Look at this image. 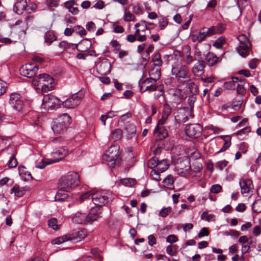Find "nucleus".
<instances>
[{"mask_svg": "<svg viewBox=\"0 0 261 261\" xmlns=\"http://www.w3.org/2000/svg\"><path fill=\"white\" fill-rule=\"evenodd\" d=\"M67 154L68 150L65 147L62 146L54 150L51 153L53 159L50 160L54 161V163H56L62 160Z\"/></svg>", "mask_w": 261, "mask_h": 261, "instance_id": "dca6fc26", "label": "nucleus"}, {"mask_svg": "<svg viewBox=\"0 0 261 261\" xmlns=\"http://www.w3.org/2000/svg\"><path fill=\"white\" fill-rule=\"evenodd\" d=\"M25 190L23 188H20L19 186L15 184L11 190V193H14L17 197H22L24 194Z\"/></svg>", "mask_w": 261, "mask_h": 261, "instance_id": "2f4dec72", "label": "nucleus"}, {"mask_svg": "<svg viewBox=\"0 0 261 261\" xmlns=\"http://www.w3.org/2000/svg\"><path fill=\"white\" fill-rule=\"evenodd\" d=\"M228 164V162L227 161L223 160L217 162L216 163L215 166L217 169L222 170L224 167L227 166Z\"/></svg>", "mask_w": 261, "mask_h": 261, "instance_id": "603ef678", "label": "nucleus"}, {"mask_svg": "<svg viewBox=\"0 0 261 261\" xmlns=\"http://www.w3.org/2000/svg\"><path fill=\"white\" fill-rule=\"evenodd\" d=\"M80 175L75 172H69L63 175L59 180V189L55 196L56 201L62 202L69 196L67 192L77 187L80 184Z\"/></svg>", "mask_w": 261, "mask_h": 261, "instance_id": "f257e3e1", "label": "nucleus"}, {"mask_svg": "<svg viewBox=\"0 0 261 261\" xmlns=\"http://www.w3.org/2000/svg\"><path fill=\"white\" fill-rule=\"evenodd\" d=\"M27 7V0H18L14 5V11L18 14H21Z\"/></svg>", "mask_w": 261, "mask_h": 261, "instance_id": "5701e85b", "label": "nucleus"}, {"mask_svg": "<svg viewBox=\"0 0 261 261\" xmlns=\"http://www.w3.org/2000/svg\"><path fill=\"white\" fill-rule=\"evenodd\" d=\"M217 31L215 30V27L214 26L211 27V28L207 29L206 31H203L205 35V37L210 36L214 34H217Z\"/></svg>", "mask_w": 261, "mask_h": 261, "instance_id": "13d9d810", "label": "nucleus"}, {"mask_svg": "<svg viewBox=\"0 0 261 261\" xmlns=\"http://www.w3.org/2000/svg\"><path fill=\"white\" fill-rule=\"evenodd\" d=\"M124 14L123 15V19L126 22L135 21L136 20V17L130 12L127 11V9L124 8Z\"/></svg>", "mask_w": 261, "mask_h": 261, "instance_id": "4c0bfd02", "label": "nucleus"}, {"mask_svg": "<svg viewBox=\"0 0 261 261\" xmlns=\"http://www.w3.org/2000/svg\"><path fill=\"white\" fill-rule=\"evenodd\" d=\"M239 184L242 194L248 193L250 190L253 187L252 181L250 179H241L239 182Z\"/></svg>", "mask_w": 261, "mask_h": 261, "instance_id": "aec40b11", "label": "nucleus"}, {"mask_svg": "<svg viewBox=\"0 0 261 261\" xmlns=\"http://www.w3.org/2000/svg\"><path fill=\"white\" fill-rule=\"evenodd\" d=\"M215 30L217 31V34H221L224 32L225 30V25L222 23H218L217 25L214 26Z\"/></svg>", "mask_w": 261, "mask_h": 261, "instance_id": "052dcab7", "label": "nucleus"}, {"mask_svg": "<svg viewBox=\"0 0 261 261\" xmlns=\"http://www.w3.org/2000/svg\"><path fill=\"white\" fill-rule=\"evenodd\" d=\"M159 27L160 29L161 30H163L165 29V28L168 25V21L166 18H162L159 19Z\"/></svg>", "mask_w": 261, "mask_h": 261, "instance_id": "6e6d98bb", "label": "nucleus"}, {"mask_svg": "<svg viewBox=\"0 0 261 261\" xmlns=\"http://www.w3.org/2000/svg\"><path fill=\"white\" fill-rule=\"evenodd\" d=\"M169 166V165L167 160H162L159 161L157 169L161 172H163L168 169Z\"/></svg>", "mask_w": 261, "mask_h": 261, "instance_id": "c9c22d12", "label": "nucleus"}, {"mask_svg": "<svg viewBox=\"0 0 261 261\" xmlns=\"http://www.w3.org/2000/svg\"><path fill=\"white\" fill-rule=\"evenodd\" d=\"M178 241V238L175 234L169 235L166 238V241L170 244L175 243Z\"/></svg>", "mask_w": 261, "mask_h": 261, "instance_id": "bf43d9fd", "label": "nucleus"}, {"mask_svg": "<svg viewBox=\"0 0 261 261\" xmlns=\"http://www.w3.org/2000/svg\"><path fill=\"white\" fill-rule=\"evenodd\" d=\"M122 137V131L121 129L117 128L113 130L109 137V139L116 142L121 139Z\"/></svg>", "mask_w": 261, "mask_h": 261, "instance_id": "c756f323", "label": "nucleus"}, {"mask_svg": "<svg viewBox=\"0 0 261 261\" xmlns=\"http://www.w3.org/2000/svg\"><path fill=\"white\" fill-rule=\"evenodd\" d=\"M225 234L226 236H231L236 238H237L240 236L239 231L232 229L230 230L229 231H225Z\"/></svg>", "mask_w": 261, "mask_h": 261, "instance_id": "e2e57ef3", "label": "nucleus"}, {"mask_svg": "<svg viewBox=\"0 0 261 261\" xmlns=\"http://www.w3.org/2000/svg\"><path fill=\"white\" fill-rule=\"evenodd\" d=\"M83 215H86V214H82L81 213H76L73 217L72 220L74 222L78 224H85L86 222H80V221H84V218H83Z\"/></svg>", "mask_w": 261, "mask_h": 261, "instance_id": "c03bdc74", "label": "nucleus"}, {"mask_svg": "<svg viewBox=\"0 0 261 261\" xmlns=\"http://www.w3.org/2000/svg\"><path fill=\"white\" fill-rule=\"evenodd\" d=\"M111 63L108 59L99 62L96 66L97 73L101 75L108 74L111 71Z\"/></svg>", "mask_w": 261, "mask_h": 261, "instance_id": "4468645a", "label": "nucleus"}, {"mask_svg": "<svg viewBox=\"0 0 261 261\" xmlns=\"http://www.w3.org/2000/svg\"><path fill=\"white\" fill-rule=\"evenodd\" d=\"M226 42V39L224 37H219L214 43L213 46L218 49H222L223 45Z\"/></svg>", "mask_w": 261, "mask_h": 261, "instance_id": "58836bf2", "label": "nucleus"}, {"mask_svg": "<svg viewBox=\"0 0 261 261\" xmlns=\"http://www.w3.org/2000/svg\"><path fill=\"white\" fill-rule=\"evenodd\" d=\"M120 182L125 186H131L134 184V180L131 178H124L121 179Z\"/></svg>", "mask_w": 261, "mask_h": 261, "instance_id": "5fc2aeb1", "label": "nucleus"}, {"mask_svg": "<svg viewBox=\"0 0 261 261\" xmlns=\"http://www.w3.org/2000/svg\"><path fill=\"white\" fill-rule=\"evenodd\" d=\"M222 188L221 186L219 184H215L211 187V192L215 194H218L222 191Z\"/></svg>", "mask_w": 261, "mask_h": 261, "instance_id": "09e8293b", "label": "nucleus"}, {"mask_svg": "<svg viewBox=\"0 0 261 261\" xmlns=\"http://www.w3.org/2000/svg\"><path fill=\"white\" fill-rule=\"evenodd\" d=\"M62 101L53 95H46L43 98V106L46 109H54L56 106L60 105Z\"/></svg>", "mask_w": 261, "mask_h": 261, "instance_id": "9b49d317", "label": "nucleus"}, {"mask_svg": "<svg viewBox=\"0 0 261 261\" xmlns=\"http://www.w3.org/2000/svg\"><path fill=\"white\" fill-rule=\"evenodd\" d=\"M113 198L112 194L110 191H97L92 195V201L97 207L108 204L112 201Z\"/></svg>", "mask_w": 261, "mask_h": 261, "instance_id": "7ed1b4c3", "label": "nucleus"}, {"mask_svg": "<svg viewBox=\"0 0 261 261\" xmlns=\"http://www.w3.org/2000/svg\"><path fill=\"white\" fill-rule=\"evenodd\" d=\"M224 87L227 89H234L235 87V83L231 79L230 81H227L224 83Z\"/></svg>", "mask_w": 261, "mask_h": 261, "instance_id": "69168bd1", "label": "nucleus"}, {"mask_svg": "<svg viewBox=\"0 0 261 261\" xmlns=\"http://www.w3.org/2000/svg\"><path fill=\"white\" fill-rule=\"evenodd\" d=\"M164 184V186L168 188V189H172L174 187V179L172 175H168L164 180L163 181Z\"/></svg>", "mask_w": 261, "mask_h": 261, "instance_id": "473e14b6", "label": "nucleus"}, {"mask_svg": "<svg viewBox=\"0 0 261 261\" xmlns=\"http://www.w3.org/2000/svg\"><path fill=\"white\" fill-rule=\"evenodd\" d=\"M221 137L224 141V143L222 148L217 151L218 153L225 151L231 145V137L229 136H222Z\"/></svg>", "mask_w": 261, "mask_h": 261, "instance_id": "7c9ffc66", "label": "nucleus"}, {"mask_svg": "<svg viewBox=\"0 0 261 261\" xmlns=\"http://www.w3.org/2000/svg\"><path fill=\"white\" fill-rule=\"evenodd\" d=\"M105 155H109L116 157H120L119 147L117 145H111L105 153Z\"/></svg>", "mask_w": 261, "mask_h": 261, "instance_id": "c85d7f7f", "label": "nucleus"}, {"mask_svg": "<svg viewBox=\"0 0 261 261\" xmlns=\"http://www.w3.org/2000/svg\"><path fill=\"white\" fill-rule=\"evenodd\" d=\"M171 107L168 103H165L163 107L162 118L159 123L162 125L165 124L171 114Z\"/></svg>", "mask_w": 261, "mask_h": 261, "instance_id": "6ab92c4d", "label": "nucleus"}, {"mask_svg": "<svg viewBox=\"0 0 261 261\" xmlns=\"http://www.w3.org/2000/svg\"><path fill=\"white\" fill-rule=\"evenodd\" d=\"M158 81L152 78H147L142 81L141 79L138 82L140 87V91L141 93L148 91L149 92H153L158 90L159 86L156 85Z\"/></svg>", "mask_w": 261, "mask_h": 261, "instance_id": "0eeeda50", "label": "nucleus"}, {"mask_svg": "<svg viewBox=\"0 0 261 261\" xmlns=\"http://www.w3.org/2000/svg\"><path fill=\"white\" fill-rule=\"evenodd\" d=\"M154 133L158 134L157 138L158 140H162L168 136V132L164 127H160L158 125L154 129Z\"/></svg>", "mask_w": 261, "mask_h": 261, "instance_id": "a878e982", "label": "nucleus"}, {"mask_svg": "<svg viewBox=\"0 0 261 261\" xmlns=\"http://www.w3.org/2000/svg\"><path fill=\"white\" fill-rule=\"evenodd\" d=\"M197 97L196 94H191L188 99V102L189 105L190 107V108L192 109L194 107V103L196 100Z\"/></svg>", "mask_w": 261, "mask_h": 261, "instance_id": "de8ad7c7", "label": "nucleus"}, {"mask_svg": "<svg viewBox=\"0 0 261 261\" xmlns=\"http://www.w3.org/2000/svg\"><path fill=\"white\" fill-rule=\"evenodd\" d=\"M239 44L237 47L238 53L242 57H246L251 51V43L246 36L244 35H239L238 37Z\"/></svg>", "mask_w": 261, "mask_h": 261, "instance_id": "423d86ee", "label": "nucleus"}, {"mask_svg": "<svg viewBox=\"0 0 261 261\" xmlns=\"http://www.w3.org/2000/svg\"><path fill=\"white\" fill-rule=\"evenodd\" d=\"M172 74L175 75L178 82H181L182 79H189V69L188 66L183 65L177 62L172 65Z\"/></svg>", "mask_w": 261, "mask_h": 261, "instance_id": "39448f33", "label": "nucleus"}, {"mask_svg": "<svg viewBox=\"0 0 261 261\" xmlns=\"http://www.w3.org/2000/svg\"><path fill=\"white\" fill-rule=\"evenodd\" d=\"M202 127L199 124H191L186 127V135L192 138H198L201 134Z\"/></svg>", "mask_w": 261, "mask_h": 261, "instance_id": "f8f14e48", "label": "nucleus"}, {"mask_svg": "<svg viewBox=\"0 0 261 261\" xmlns=\"http://www.w3.org/2000/svg\"><path fill=\"white\" fill-rule=\"evenodd\" d=\"M33 83L35 85L37 84L38 86H40L42 92L45 93L52 89L54 80L47 74H40L38 76L33 80Z\"/></svg>", "mask_w": 261, "mask_h": 261, "instance_id": "20e7f679", "label": "nucleus"}, {"mask_svg": "<svg viewBox=\"0 0 261 261\" xmlns=\"http://www.w3.org/2000/svg\"><path fill=\"white\" fill-rule=\"evenodd\" d=\"M111 43L113 50L115 53H117L120 49V45L119 42L116 40H113Z\"/></svg>", "mask_w": 261, "mask_h": 261, "instance_id": "8fccbe9b", "label": "nucleus"}, {"mask_svg": "<svg viewBox=\"0 0 261 261\" xmlns=\"http://www.w3.org/2000/svg\"><path fill=\"white\" fill-rule=\"evenodd\" d=\"M206 37L204 33L201 30L197 34H193L191 36V39L193 42H198L199 43L202 42L205 40Z\"/></svg>", "mask_w": 261, "mask_h": 261, "instance_id": "f704fd0d", "label": "nucleus"}, {"mask_svg": "<svg viewBox=\"0 0 261 261\" xmlns=\"http://www.w3.org/2000/svg\"><path fill=\"white\" fill-rule=\"evenodd\" d=\"M17 165V161L14 155H12L8 162V166L10 168L15 167Z\"/></svg>", "mask_w": 261, "mask_h": 261, "instance_id": "4d7b16f0", "label": "nucleus"}, {"mask_svg": "<svg viewBox=\"0 0 261 261\" xmlns=\"http://www.w3.org/2000/svg\"><path fill=\"white\" fill-rule=\"evenodd\" d=\"M125 130L127 132V137L128 139H132L136 133V127L134 124L127 123L124 127Z\"/></svg>", "mask_w": 261, "mask_h": 261, "instance_id": "cd10ccee", "label": "nucleus"}, {"mask_svg": "<svg viewBox=\"0 0 261 261\" xmlns=\"http://www.w3.org/2000/svg\"><path fill=\"white\" fill-rule=\"evenodd\" d=\"M74 31L81 36H85L87 34V32L85 29L80 25L75 26L74 27Z\"/></svg>", "mask_w": 261, "mask_h": 261, "instance_id": "49530a36", "label": "nucleus"}, {"mask_svg": "<svg viewBox=\"0 0 261 261\" xmlns=\"http://www.w3.org/2000/svg\"><path fill=\"white\" fill-rule=\"evenodd\" d=\"M102 159L103 161L106 162L108 165L111 168L119 165L122 160L121 157H116L109 155H105V154L102 156Z\"/></svg>", "mask_w": 261, "mask_h": 261, "instance_id": "a211bd4d", "label": "nucleus"}, {"mask_svg": "<svg viewBox=\"0 0 261 261\" xmlns=\"http://www.w3.org/2000/svg\"><path fill=\"white\" fill-rule=\"evenodd\" d=\"M53 163H54V161H51L50 159L43 160L41 162L36 163V167L37 168L43 169L45 168L47 165Z\"/></svg>", "mask_w": 261, "mask_h": 261, "instance_id": "ea45409f", "label": "nucleus"}, {"mask_svg": "<svg viewBox=\"0 0 261 261\" xmlns=\"http://www.w3.org/2000/svg\"><path fill=\"white\" fill-rule=\"evenodd\" d=\"M171 207L163 208L160 211L159 215L162 217H166L171 212Z\"/></svg>", "mask_w": 261, "mask_h": 261, "instance_id": "3c124183", "label": "nucleus"}, {"mask_svg": "<svg viewBox=\"0 0 261 261\" xmlns=\"http://www.w3.org/2000/svg\"><path fill=\"white\" fill-rule=\"evenodd\" d=\"M19 173L20 176H24L25 178L29 179L32 178L30 172L26 171V168L24 166H19L18 168Z\"/></svg>", "mask_w": 261, "mask_h": 261, "instance_id": "a19ab883", "label": "nucleus"}, {"mask_svg": "<svg viewBox=\"0 0 261 261\" xmlns=\"http://www.w3.org/2000/svg\"><path fill=\"white\" fill-rule=\"evenodd\" d=\"M70 237L69 241L74 242H78L86 238L87 236V232L85 229H79L74 231L73 233L68 234Z\"/></svg>", "mask_w": 261, "mask_h": 261, "instance_id": "f3484780", "label": "nucleus"}, {"mask_svg": "<svg viewBox=\"0 0 261 261\" xmlns=\"http://www.w3.org/2000/svg\"><path fill=\"white\" fill-rule=\"evenodd\" d=\"M75 45V47L79 51L85 52L91 48L92 43L89 39H84Z\"/></svg>", "mask_w": 261, "mask_h": 261, "instance_id": "4be33fe9", "label": "nucleus"}, {"mask_svg": "<svg viewBox=\"0 0 261 261\" xmlns=\"http://www.w3.org/2000/svg\"><path fill=\"white\" fill-rule=\"evenodd\" d=\"M209 234V231L206 227L201 228L198 234L199 238H202L204 236H207Z\"/></svg>", "mask_w": 261, "mask_h": 261, "instance_id": "0e129e2a", "label": "nucleus"}, {"mask_svg": "<svg viewBox=\"0 0 261 261\" xmlns=\"http://www.w3.org/2000/svg\"><path fill=\"white\" fill-rule=\"evenodd\" d=\"M148 244L152 246L156 244V240L155 237L153 234H150L148 236Z\"/></svg>", "mask_w": 261, "mask_h": 261, "instance_id": "774afa93", "label": "nucleus"}, {"mask_svg": "<svg viewBox=\"0 0 261 261\" xmlns=\"http://www.w3.org/2000/svg\"><path fill=\"white\" fill-rule=\"evenodd\" d=\"M69 238L70 237L68 236V234L64 235L53 239L51 241V243L53 244H61L65 242L69 241Z\"/></svg>", "mask_w": 261, "mask_h": 261, "instance_id": "e433bc0d", "label": "nucleus"}, {"mask_svg": "<svg viewBox=\"0 0 261 261\" xmlns=\"http://www.w3.org/2000/svg\"><path fill=\"white\" fill-rule=\"evenodd\" d=\"M159 159L156 156L152 157L148 162V166L150 168L152 169L155 167H157Z\"/></svg>", "mask_w": 261, "mask_h": 261, "instance_id": "a18cd8bd", "label": "nucleus"}, {"mask_svg": "<svg viewBox=\"0 0 261 261\" xmlns=\"http://www.w3.org/2000/svg\"><path fill=\"white\" fill-rule=\"evenodd\" d=\"M56 40V37L51 32H47L45 35V41L46 43L50 44L54 41Z\"/></svg>", "mask_w": 261, "mask_h": 261, "instance_id": "37998d69", "label": "nucleus"}, {"mask_svg": "<svg viewBox=\"0 0 261 261\" xmlns=\"http://www.w3.org/2000/svg\"><path fill=\"white\" fill-rule=\"evenodd\" d=\"M82 96L81 94L76 93L71 95L66 100L62 101V105L66 108L73 109L77 107L81 103L82 99Z\"/></svg>", "mask_w": 261, "mask_h": 261, "instance_id": "9d476101", "label": "nucleus"}, {"mask_svg": "<svg viewBox=\"0 0 261 261\" xmlns=\"http://www.w3.org/2000/svg\"><path fill=\"white\" fill-rule=\"evenodd\" d=\"M101 212L99 209L96 208H92L88 215H83L84 221H80V222H86V223H92L94 221L97 220L100 217Z\"/></svg>", "mask_w": 261, "mask_h": 261, "instance_id": "2eb2a0df", "label": "nucleus"}, {"mask_svg": "<svg viewBox=\"0 0 261 261\" xmlns=\"http://www.w3.org/2000/svg\"><path fill=\"white\" fill-rule=\"evenodd\" d=\"M71 122V118L67 113L60 115L54 121L51 128L55 134L61 135L64 134L69 127Z\"/></svg>", "mask_w": 261, "mask_h": 261, "instance_id": "f03ea898", "label": "nucleus"}, {"mask_svg": "<svg viewBox=\"0 0 261 261\" xmlns=\"http://www.w3.org/2000/svg\"><path fill=\"white\" fill-rule=\"evenodd\" d=\"M38 69V66L30 63L22 66L19 71L21 75L28 78H32L36 75Z\"/></svg>", "mask_w": 261, "mask_h": 261, "instance_id": "1a4fd4ad", "label": "nucleus"}, {"mask_svg": "<svg viewBox=\"0 0 261 261\" xmlns=\"http://www.w3.org/2000/svg\"><path fill=\"white\" fill-rule=\"evenodd\" d=\"M257 193L260 198L254 201L252 204V210L253 213L258 214L261 212V187L258 189Z\"/></svg>", "mask_w": 261, "mask_h": 261, "instance_id": "bb28decb", "label": "nucleus"}, {"mask_svg": "<svg viewBox=\"0 0 261 261\" xmlns=\"http://www.w3.org/2000/svg\"><path fill=\"white\" fill-rule=\"evenodd\" d=\"M186 87L191 94H197L198 92V87L195 83L190 79L187 80Z\"/></svg>", "mask_w": 261, "mask_h": 261, "instance_id": "72a5a7b5", "label": "nucleus"}, {"mask_svg": "<svg viewBox=\"0 0 261 261\" xmlns=\"http://www.w3.org/2000/svg\"><path fill=\"white\" fill-rule=\"evenodd\" d=\"M205 67V62L202 60H199L192 68V72L195 76H200L203 74Z\"/></svg>", "mask_w": 261, "mask_h": 261, "instance_id": "412c9836", "label": "nucleus"}, {"mask_svg": "<svg viewBox=\"0 0 261 261\" xmlns=\"http://www.w3.org/2000/svg\"><path fill=\"white\" fill-rule=\"evenodd\" d=\"M93 193L91 192H86L84 193H83L79 197V199L81 202H83L87 199L91 198L92 199V195Z\"/></svg>", "mask_w": 261, "mask_h": 261, "instance_id": "864d4df0", "label": "nucleus"}, {"mask_svg": "<svg viewBox=\"0 0 261 261\" xmlns=\"http://www.w3.org/2000/svg\"><path fill=\"white\" fill-rule=\"evenodd\" d=\"M47 223L48 226L55 230H57L60 228V225L58 224V220L55 218L48 220Z\"/></svg>", "mask_w": 261, "mask_h": 261, "instance_id": "79ce46f5", "label": "nucleus"}, {"mask_svg": "<svg viewBox=\"0 0 261 261\" xmlns=\"http://www.w3.org/2000/svg\"><path fill=\"white\" fill-rule=\"evenodd\" d=\"M149 78H152L156 81L159 80L161 75V68L151 66L148 70Z\"/></svg>", "mask_w": 261, "mask_h": 261, "instance_id": "393cba45", "label": "nucleus"}, {"mask_svg": "<svg viewBox=\"0 0 261 261\" xmlns=\"http://www.w3.org/2000/svg\"><path fill=\"white\" fill-rule=\"evenodd\" d=\"M9 105L14 110L19 112L23 109L24 103L19 94L13 93L10 96Z\"/></svg>", "mask_w": 261, "mask_h": 261, "instance_id": "6e6552de", "label": "nucleus"}, {"mask_svg": "<svg viewBox=\"0 0 261 261\" xmlns=\"http://www.w3.org/2000/svg\"><path fill=\"white\" fill-rule=\"evenodd\" d=\"M205 60L206 64L210 66H214L220 61L219 58L212 52H208L206 55Z\"/></svg>", "mask_w": 261, "mask_h": 261, "instance_id": "b1692460", "label": "nucleus"}, {"mask_svg": "<svg viewBox=\"0 0 261 261\" xmlns=\"http://www.w3.org/2000/svg\"><path fill=\"white\" fill-rule=\"evenodd\" d=\"M176 168L179 175L185 176L189 173L191 169L190 160L188 158L182 160L177 164Z\"/></svg>", "mask_w": 261, "mask_h": 261, "instance_id": "ddd939ff", "label": "nucleus"}, {"mask_svg": "<svg viewBox=\"0 0 261 261\" xmlns=\"http://www.w3.org/2000/svg\"><path fill=\"white\" fill-rule=\"evenodd\" d=\"M86 29L90 32L94 31L96 29V26L95 23L93 21L88 22L86 25Z\"/></svg>", "mask_w": 261, "mask_h": 261, "instance_id": "338daca9", "label": "nucleus"}, {"mask_svg": "<svg viewBox=\"0 0 261 261\" xmlns=\"http://www.w3.org/2000/svg\"><path fill=\"white\" fill-rule=\"evenodd\" d=\"M59 0H46L47 5L49 8L57 7Z\"/></svg>", "mask_w": 261, "mask_h": 261, "instance_id": "680f3d73", "label": "nucleus"}]
</instances>
